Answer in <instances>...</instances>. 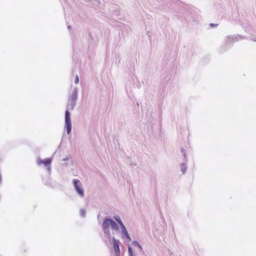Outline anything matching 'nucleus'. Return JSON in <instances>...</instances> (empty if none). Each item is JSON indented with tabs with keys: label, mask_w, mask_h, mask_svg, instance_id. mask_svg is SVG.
<instances>
[{
	"label": "nucleus",
	"mask_w": 256,
	"mask_h": 256,
	"mask_svg": "<svg viewBox=\"0 0 256 256\" xmlns=\"http://www.w3.org/2000/svg\"><path fill=\"white\" fill-rule=\"evenodd\" d=\"M76 105V101H72L68 100V104L66 106V110L65 112L64 116V128L66 130L67 134H70L72 130V122L70 119V114L68 110H72Z\"/></svg>",
	"instance_id": "obj_1"
},
{
	"label": "nucleus",
	"mask_w": 256,
	"mask_h": 256,
	"mask_svg": "<svg viewBox=\"0 0 256 256\" xmlns=\"http://www.w3.org/2000/svg\"><path fill=\"white\" fill-rule=\"evenodd\" d=\"M112 222V219L106 218L104 220L102 226V230L104 234V236L106 238V242H108L110 243L111 242L112 236L109 227L111 226Z\"/></svg>",
	"instance_id": "obj_2"
},
{
	"label": "nucleus",
	"mask_w": 256,
	"mask_h": 256,
	"mask_svg": "<svg viewBox=\"0 0 256 256\" xmlns=\"http://www.w3.org/2000/svg\"><path fill=\"white\" fill-rule=\"evenodd\" d=\"M74 190L77 194L80 197L84 196V190L82 188V185L80 181L78 179H74L72 182Z\"/></svg>",
	"instance_id": "obj_3"
},
{
	"label": "nucleus",
	"mask_w": 256,
	"mask_h": 256,
	"mask_svg": "<svg viewBox=\"0 0 256 256\" xmlns=\"http://www.w3.org/2000/svg\"><path fill=\"white\" fill-rule=\"evenodd\" d=\"M112 240L113 242L114 248L115 250L116 255L118 256L120 254V252L118 241L114 237H112L111 240Z\"/></svg>",
	"instance_id": "obj_4"
},
{
	"label": "nucleus",
	"mask_w": 256,
	"mask_h": 256,
	"mask_svg": "<svg viewBox=\"0 0 256 256\" xmlns=\"http://www.w3.org/2000/svg\"><path fill=\"white\" fill-rule=\"evenodd\" d=\"M78 98V88H74L72 92V94L70 95L69 100L72 101H76Z\"/></svg>",
	"instance_id": "obj_5"
},
{
	"label": "nucleus",
	"mask_w": 256,
	"mask_h": 256,
	"mask_svg": "<svg viewBox=\"0 0 256 256\" xmlns=\"http://www.w3.org/2000/svg\"><path fill=\"white\" fill-rule=\"evenodd\" d=\"M122 232L123 235L122 237L126 238L129 241H131V238L129 236V234L125 227V226L121 227Z\"/></svg>",
	"instance_id": "obj_6"
},
{
	"label": "nucleus",
	"mask_w": 256,
	"mask_h": 256,
	"mask_svg": "<svg viewBox=\"0 0 256 256\" xmlns=\"http://www.w3.org/2000/svg\"><path fill=\"white\" fill-rule=\"evenodd\" d=\"M52 162V159L50 158H46L44 160L39 159L38 160V164H44L46 166L50 165Z\"/></svg>",
	"instance_id": "obj_7"
},
{
	"label": "nucleus",
	"mask_w": 256,
	"mask_h": 256,
	"mask_svg": "<svg viewBox=\"0 0 256 256\" xmlns=\"http://www.w3.org/2000/svg\"><path fill=\"white\" fill-rule=\"evenodd\" d=\"M111 226H110V227L112 228V230H118V224H116V223L114 222L112 220V222H111Z\"/></svg>",
	"instance_id": "obj_8"
},
{
	"label": "nucleus",
	"mask_w": 256,
	"mask_h": 256,
	"mask_svg": "<svg viewBox=\"0 0 256 256\" xmlns=\"http://www.w3.org/2000/svg\"><path fill=\"white\" fill-rule=\"evenodd\" d=\"M186 166L184 164H182L181 166L180 170L183 174H184L186 171Z\"/></svg>",
	"instance_id": "obj_9"
},
{
	"label": "nucleus",
	"mask_w": 256,
	"mask_h": 256,
	"mask_svg": "<svg viewBox=\"0 0 256 256\" xmlns=\"http://www.w3.org/2000/svg\"><path fill=\"white\" fill-rule=\"evenodd\" d=\"M132 244L134 246L138 247L140 249H142L141 246L139 244V243L137 241L132 242Z\"/></svg>",
	"instance_id": "obj_10"
},
{
	"label": "nucleus",
	"mask_w": 256,
	"mask_h": 256,
	"mask_svg": "<svg viewBox=\"0 0 256 256\" xmlns=\"http://www.w3.org/2000/svg\"><path fill=\"white\" fill-rule=\"evenodd\" d=\"M80 214L82 216L84 217L86 216V211L82 209L80 210Z\"/></svg>",
	"instance_id": "obj_11"
},
{
	"label": "nucleus",
	"mask_w": 256,
	"mask_h": 256,
	"mask_svg": "<svg viewBox=\"0 0 256 256\" xmlns=\"http://www.w3.org/2000/svg\"><path fill=\"white\" fill-rule=\"evenodd\" d=\"M114 220L117 222H118L119 220H121V218H120V216H118V215H116L114 216Z\"/></svg>",
	"instance_id": "obj_12"
},
{
	"label": "nucleus",
	"mask_w": 256,
	"mask_h": 256,
	"mask_svg": "<svg viewBox=\"0 0 256 256\" xmlns=\"http://www.w3.org/2000/svg\"><path fill=\"white\" fill-rule=\"evenodd\" d=\"M78 82H79L78 76V75L76 74L75 76L74 83L76 84H78Z\"/></svg>",
	"instance_id": "obj_13"
},
{
	"label": "nucleus",
	"mask_w": 256,
	"mask_h": 256,
	"mask_svg": "<svg viewBox=\"0 0 256 256\" xmlns=\"http://www.w3.org/2000/svg\"><path fill=\"white\" fill-rule=\"evenodd\" d=\"M128 254H131L133 253L132 248L130 246H128Z\"/></svg>",
	"instance_id": "obj_14"
},
{
	"label": "nucleus",
	"mask_w": 256,
	"mask_h": 256,
	"mask_svg": "<svg viewBox=\"0 0 256 256\" xmlns=\"http://www.w3.org/2000/svg\"><path fill=\"white\" fill-rule=\"evenodd\" d=\"M118 223L120 224V228L122 227V226H124V224H123L122 222V220H119V222H118Z\"/></svg>",
	"instance_id": "obj_15"
},
{
	"label": "nucleus",
	"mask_w": 256,
	"mask_h": 256,
	"mask_svg": "<svg viewBox=\"0 0 256 256\" xmlns=\"http://www.w3.org/2000/svg\"><path fill=\"white\" fill-rule=\"evenodd\" d=\"M181 150H182V153L183 154L184 157L185 158L186 156V150H184V148H182Z\"/></svg>",
	"instance_id": "obj_16"
},
{
	"label": "nucleus",
	"mask_w": 256,
	"mask_h": 256,
	"mask_svg": "<svg viewBox=\"0 0 256 256\" xmlns=\"http://www.w3.org/2000/svg\"><path fill=\"white\" fill-rule=\"evenodd\" d=\"M150 33V32L149 30L146 31V34L148 36L149 38H150L151 36Z\"/></svg>",
	"instance_id": "obj_17"
},
{
	"label": "nucleus",
	"mask_w": 256,
	"mask_h": 256,
	"mask_svg": "<svg viewBox=\"0 0 256 256\" xmlns=\"http://www.w3.org/2000/svg\"><path fill=\"white\" fill-rule=\"evenodd\" d=\"M130 164L132 166H136V164L134 163V162H131L130 163Z\"/></svg>",
	"instance_id": "obj_18"
},
{
	"label": "nucleus",
	"mask_w": 256,
	"mask_h": 256,
	"mask_svg": "<svg viewBox=\"0 0 256 256\" xmlns=\"http://www.w3.org/2000/svg\"><path fill=\"white\" fill-rule=\"evenodd\" d=\"M210 25L212 26H218V24H210Z\"/></svg>",
	"instance_id": "obj_19"
},
{
	"label": "nucleus",
	"mask_w": 256,
	"mask_h": 256,
	"mask_svg": "<svg viewBox=\"0 0 256 256\" xmlns=\"http://www.w3.org/2000/svg\"><path fill=\"white\" fill-rule=\"evenodd\" d=\"M68 160V157H67V158H64V159L62 160H63V161H67V160Z\"/></svg>",
	"instance_id": "obj_20"
},
{
	"label": "nucleus",
	"mask_w": 256,
	"mask_h": 256,
	"mask_svg": "<svg viewBox=\"0 0 256 256\" xmlns=\"http://www.w3.org/2000/svg\"><path fill=\"white\" fill-rule=\"evenodd\" d=\"M68 30H70V29H71V26H68Z\"/></svg>",
	"instance_id": "obj_21"
},
{
	"label": "nucleus",
	"mask_w": 256,
	"mask_h": 256,
	"mask_svg": "<svg viewBox=\"0 0 256 256\" xmlns=\"http://www.w3.org/2000/svg\"><path fill=\"white\" fill-rule=\"evenodd\" d=\"M128 256H133V253L131 254H128Z\"/></svg>",
	"instance_id": "obj_22"
},
{
	"label": "nucleus",
	"mask_w": 256,
	"mask_h": 256,
	"mask_svg": "<svg viewBox=\"0 0 256 256\" xmlns=\"http://www.w3.org/2000/svg\"><path fill=\"white\" fill-rule=\"evenodd\" d=\"M100 214H98V218H100Z\"/></svg>",
	"instance_id": "obj_23"
},
{
	"label": "nucleus",
	"mask_w": 256,
	"mask_h": 256,
	"mask_svg": "<svg viewBox=\"0 0 256 256\" xmlns=\"http://www.w3.org/2000/svg\"><path fill=\"white\" fill-rule=\"evenodd\" d=\"M129 162H130L131 160H130V158H128Z\"/></svg>",
	"instance_id": "obj_24"
}]
</instances>
